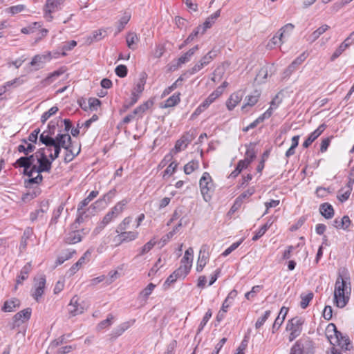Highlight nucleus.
Wrapping results in <instances>:
<instances>
[{"label": "nucleus", "mask_w": 354, "mask_h": 354, "mask_svg": "<svg viewBox=\"0 0 354 354\" xmlns=\"http://www.w3.org/2000/svg\"><path fill=\"white\" fill-rule=\"evenodd\" d=\"M13 166L15 167H23L25 169V171H27V169H29L30 168V163L28 162V158H26L25 156L21 157L19 159L16 160V162L13 164Z\"/></svg>", "instance_id": "nucleus-43"}, {"label": "nucleus", "mask_w": 354, "mask_h": 354, "mask_svg": "<svg viewBox=\"0 0 354 354\" xmlns=\"http://www.w3.org/2000/svg\"><path fill=\"white\" fill-rule=\"evenodd\" d=\"M58 111V108L55 106L51 107L48 111L44 112L41 117V122L44 124L48 118L55 115Z\"/></svg>", "instance_id": "nucleus-55"}, {"label": "nucleus", "mask_w": 354, "mask_h": 354, "mask_svg": "<svg viewBox=\"0 0 354 354\" xmlns=\"http://www.w3.org/2000/svg\"><path fill=\"white\" fill-rule=\"evenodd\" d=\"M191 270V265H181L173 273L176 276L177 279H184Z\"/></svg>", "instance_id": "nucleus-30"}, {"label": "nucleus", "mask_w": 354, "mask_h": 354, "mask_svg": "<svg viewBox=\"0 0 354 354\" xmlns=\"http://www.w3.org/2000/svg\"><path fill=\"white\" fill-rule=\"evenodd\" d=\"M126 41L128 48L134 50L137 48L139 37L136 32H130L127 35Z\"/></svg>", "instance_id": "nucleus-26"}, {"label": "nucleus", "mask_w": 354, "mask_h": 354, "mask_svg": "<svg viewBox=\"0 0 354 354\" xmlns=\"http://www.w3.org/2000/svg\"><path fill=\"white\" fill-rule=\"evenodd\" d=\"M63 2L64 0H46L44 8V15L47 21L53 20L52 13L60 10Z\"/></svg>", "instance_id": "nucleus-4"}, {"label": "nucleus", "mask_w": 354, "mask_h": 354, "mask_svg": "<svg viewBox=\"0 0 354 354\" xmlns=\"http://www.w3.org/2000/svg\"><path fill=\"white\" fill-rule=\"evenodd\" d=\"M192 138L188 133L183 135L179 140L176 142L175 146L174 149L171 150V152L174 153H177L182 150H184L187 148V145L191 142Z\"/></svg>", "instance_id": "nucleus-8"}, {"label": "nucleus", "mask_w": 354, "mask_h": 354, "mask_svg": "<svg viewBox=\"0 0 354 354\" xmlns=\"http://www.w3.org/2000/svg\"><path fill=\"white\" fill-rule=\"evenodd\" d=\"M212 315V310L210 309H209L205 315H204L201 322L199 324V326H198V333H199L203 329V328L205 327V326L207 324V323L208 322L209 319L211 318Z\"/></svg>", "instance_id": "nucleus-60"}, {"label": "nucleus", "mask_w": 354, "mask_h": 354, "mask_svg": "<svg viewBox=\"0 0 354 354\" xmlns=\"http://www.w3.org/2000/svg\"><path fill=\"white\" fill-rule=\"evenodd\" d=\"M31 270V264L30 263H27L21 269L19 275L17 279V285L21 284L22 282L26 280L28 274Z\"/></svg>", "instance_id": "nucleus-29"}, {"label": "nucleus", "mask_w": 354, "mask_h": 354, "mask_svg": "<svg viewBox=\"0 0 354 354\" xmlns=\"http://www.w3.org/2000/svg\"><path fill=\"white\" fill-rule=\"evenodd\" d=\"M156 244V241L154 240V239H151L146 244H145L143 247L140 248L139 255L141 256L149 252L154 247Z\"/></svg>", "instance_id": "nucleus-57"}, {"label": "nucleus", "mask_w": 354, "mask_h": 354, "mask_svg": "<svg viewBox=\"0 0 354 354\" xmlns=\"http://www.w3.org/2000/svg\"><path fill=\"white\" fill-rule=\"evenodd\" d=\"M52 59L51 52H48L44 55H37L33 57L30 64L31 66H39L40 64H44L47 61H50Z\"/></svg>", "instance_id": "nucleus-23"}, {"label": "nucleus", "mask_w": 354, "mask_h": 354, "mask_svg": "<svg viewBox=\"0 0 354 354\" xmlns=\"http://www.w3.org/2000/svg\"><path fill=\"white\" fill-rule=\"evenodd\" d=\"M31 313L32 309L30 308H26L16 313L13 317V321L15 323H17L19 321L24 323L30 318Z\"/></svg>", "instance_id": "nucleus-16"}, {"label": "nucleus", "mask_w": 354, "mask_h": 354, "mask_svg": "<svg viewBox=\"0 0 354 354\" xmlns=\"http://www.w3.org/2000/svg\"><path fill=\"white\" fill-rule=\"evenodd\" d=\"M326 128V125L325 124H320L304 142L303 147L308 148L323 133Z\"/></svg>", "instance_id": "nucleus-10"}, {"label": "nucleus", "mask_w": 354, "mask_h": 354, "mask_svg": "<svg viewBox=\"0 0 354 354\" xmlns=\"http://www.w3.org/2000/svg\"><path fill=\"white\" fill-rule=\"evenodd\" d=\"M283 43H284L283 37H281L280 33L277 32L269 41L267 46L270 48H274V46H276L277 44H282Z\"/></svg>", "instance_id": "nucleus-48"}, {"label": "nucleus", "mask_w": 354, "mask_h": 354, "mask_svg": "<svg viewBox=\"0 0 354 354\" xmlns=\"http://www.w3.org/2000/svg\"><path fill=\"white\" fill-rule=\"evenodd\" d=\"M290 354H304L302 341L298 340L290 348Z\"/></svg>", "instance_id": "nucleus-53"}, {"label": "nucleus", "mask_w": 354, "mask_h": 354, "mask_svg": "<svg viewBox=\"0 0 354 354\" xmlns=\"http://www.w3.org/2000/svg\"><path fill=\"white\" fill-rule=\"evenodd\" d=\"M155 287L156 285H154L153 283H149L147 286L140 292V296L143 297L144 299H147L148 297L151 294Z\"/></svg>", "instance_id": "nucleus-59"}, {"label": "nucleus", "mask_w": 354, "mask_h": 354, "mask_svg": "<svg viewBox=\"0 0 354 354\" xmlns=\"http://www.w3.org/2000/svg\"><path fill=\"white\" fill-rule=\"evenodd\" d=\"M145 84H146L145 78L144 77H140L138 82L136 84V86L133 88L131 93H135L136 94H138V98H139L140 95L144 91Z\"/></svg>", "instance_id": "nucleus-45"}, {"label": "nucleus", "mask_w": 354, "mask_h": 354, "mask_svg": "<svg viewBox=\"0 0 354 354\" xmlns=\"http://www.w3.org/2000/svg\"><path fill=\"white\" fill-rule=\"evenodd\" d=\"M208 247L206 245H203L199 251V255L197 261L196 271L200 272L205 266L208 259Z\"/></svg>", "instance_id": "nucleus-6"}, {"label": "nucleus", "mask_w": 354, "mask_h": 354, "mask_svg": "<svg viewBox=\"0 0 354 354\" xmlns=\"http://www.w3.org/2000/svg\"><path fill=\"white\" fill-rule=\"evenodd\" d=\"M153 102L147 101L142 104L138 106L137 108H136L132 113L136 116V115H139V117H142V114L149 109L151 106H152Z\"/></svg>", "instance_id": "nucleus-37"}, {"label": "nucleus", "mask_w": 354, "mask_h": 354, "mask_svg": "<svg viewBox=\"0 0 354 354\" xmlns=\"http://www.w3.org/2000/svg\"><path fill=\"white\" fill-rule=\"evenodd\" d=\"M268 68L266 66H263L262 67L258 72L257 76H256V78L255 80L259 82V83H263L265 82V80L267 79L268 77Z\"/></svg>", "instance_id": "nucleus-46"}, {"label": "nucleus", "mask_w": 354, "mask_h": 354, "mask_svg": "<svg viewBox=\"0 0 354 354\" xmlns=\"http://www.w3.org/2000/svg\"><path fill=\"white\" fill-rule=\"evenodd\" d=\"M113 319H114L113 315L111 314H109L107 316V318L106 319L102 320V322H100L98 324L97 329L102 330V329H104V328H106L110 326L112 324Z\"/></svg>", "instance_id": "nucleus-51"}, {"label": "nucleus", "mask_w": 354, "mask_h": 354, "mask_svg": "<svg viewBox=\"0 0 354 354\" xmlns=\"http://www.w3.org/2000/svg\"><path fill=\"white\" fill-rule=\"evenodd\" d=\"M295 28V25L288 23L283 26H282L278 31V33H280V37L285 38L286 37H289L292 32Z\"/></svg>", "instance_id": "nucleus-36"}, {"label": "nucleus", "mask_w": 354, "mask_h": 354, "mask_svg": "<svg viewBox=\"0 0 354 354\" xmlns=\"http://www.w3.org/2000/svg\"><path fill=\"white\" fill-rule=\"evenodd\" d=\"M304 320L301 317H295L290 319L286 326V330L290 331L289 341L292 342L300 335L302 331Z\"/></svg>", "instance_id": "nucleus-3"}, {"label": "nucleus", "mask_w": 354, "mask_h": 354, "mask_svg": "<svg viewBox=\"0 0 354 354\" xmlns=\"http://www.w3.org/2000/svg\"><path fill=\"white\" fill-rule=\"evenodd\" d=\"M302 346L304 348V354H313L314 346L312 341L306 339L302 341Z\"/></svg>", "instance_id": "nucleus-58"}, {"label": "nucleus", "mask_w": 354, "mask_h": 354, "mask_svg": "<svg viewBox=\"0 0 354 354\" xmlns=\"http://www.w3.org/2000/svg\"><path fill=\"white\" fill-rule=\"evenodd\" d=\"M119 233H120V238H122L121 241H124V242H129V241H133V240L136 239L138 236V232H133V231L127 232L124 230V231L120 232Z\"/></svg>", "instance_id": "nucleus-33"}, {"label": "nucleus", "mask_w": 354, "mask_h": 354, "mask_svg": "<svg viewBox=\"0 0 354 354\" xmlns=\"http://www.w3.org/2000/svg\"><path fill=\"white\" fill-rule=\"evenodd\" d=\"M75 252H75V250H73L71 251V250H67L62 255L58 257V258L57 259V261L55 262L56 266L61 265L64 261H66V260L70 259Z\"/></svg>", "instance_id": "nucleus-42"}, {"label": "nucleus", "mask_w": 354, "mask_h": 354, "mask_svg": "<svg viewBox=\"0 0 354 354\" xmlns=\"http://www.w3.org/2000/svg\"><path fill=\"white\" fill-rule=\"evenodd\" d=\"M79 301L80 299L77 295L71 298L68 305V311L70 317H75L84 312V306L82 304L80 303Z\"/></svg>", "instance_id": "nucleus-5"}, {"label": "nucleus", "mask_w": 354, "mask_h": 354, "mask_svg": "<svg viewBox=\"0 0 354 354\" xmlns=\"http://www.w3.org/2000/svg\"><path fill=\"white\" fill-rule=\"evenodd\" d=\"M351 221L350 220V218L348 216H344L341 218L339 223L338 225H335V227L337 228L347 230L351 224Z\"/></svg>", "instance_id": "nucleus-63"}, {"label": "nucleus", "mask_w": 354, "mask_h": 354, "mask_svg": "<svg viewBox=\"0 0 354 354\" xmlns=\"http://www.w3.org/2000/svg\"><path fill=\"white\" fill-rule=\"evenodd\" d=\"M330 28V26L327 24H324L319 27L317 30L312 32L308 37L307 41L310 43L315 42L322 34L327 31Z\"/></svg>", "instance_id": "nucleus-24"}, {"label": "nucleus", "mask_w": 354, "mask_h": 354, "mask_svg": "<svg viewBox=\"0 0 354 354\" xmlns=\"http://www.w3.org/2000/svg\"><path fill=\"white\" fill-rule=\"evenodd\" d=\"M64 206H65V204L64 203H62L58 207L57 209L54 210L53 213V216H52V218H51V223H56L61 215V214L62 213L64 209Z\"/></svg>", "instance_id": "nucleus-62"}, {"label": "nucleus", "mask_w": 354, "mask_h": 354, "mask_svg": "<svg viewBox=\"0 0 354 354\" xmlns=\"http://www.w3.org/2000/svg\"><path fill=\"white\" fill-rule=\"evenodd\" d=\"M326 337L333 346L335 345V341L338 338H342V333L338 331L336 326L333 323L329 324L326 328Z\"/></svg>", "instance_id": "nucleus-7"}, {"label": "nucleus", "mask_w": 354, "mask_h": 354, "mask_svg": "<svg viewBox=\"0 0 354 354\" xmlns=\"http://www.w3.org/2000/svg\"><path fill=\"white\" fill-rule=\"evenodd\" d=\"M194 250L189 248L185 252L184 257L180 261L181 265H192Z\"/></svg>", "instance_id": "nucleus-38"}, {"label": "nucleus", "mask_w": 354, "mask_h": 354, "mask_svg": "<svg viewBox=\"0 0 354 354\" xmlns=\"http://www.w3.org/2000/svg\"><path fill=\"white\" fill-rule=\"evenodd\" d=\"M129 202V200L124 198L118 202L110 211L113 213V215L117 218L124 209L126 205Z\"/></svg>", "instance_id": "nucleus-31"}, {"label": "nucleus", "mask_w": 354, "mask_h": 354, "mask_svg": "<svg viewBox=\"0 0 354 354\" xmlns=\"http://www.w3.org/2000/svg\"><path fill=\"white\" fill-rule=\"evenodd\" d=\"M263 288L262 286H254L252 288V290L245 294V297L248 300L252 299L256 297L257 293H259L261 290Z\"/></svg>", "instance_id": "nucleus-56"}, {"label": "nucleus", "mask_w": 354, "mask_h": 354, "mask_svg": "<svg viewBox=\"0 0 354 354\" xmlns=\"http://www.w3.org/2000/svg\"><path fill=\"white\" fill-rule=\"evenodd\" d=\"M64 71L62 69L57 70L50 74L48 75V76L44 80V82L46 83L47 84H51L56 77L60 76L64 73Z\"/></svg>", "instance_id": "nucleus-54"}, {"label": "nucleus", "mask_w": 354, "mask_h": 354, "mask_svg": "<svg viewBox=\"0 0 354 354\" xmlns=\"http://www.w3.org/2000/svg\"><path fill=\"white\" fill-rule=\"evenodd\" d=\"M313 293L309 292L307 295H301V301L300 302V306L302 309H305L307 308V306L309 304V302L313 299Z\"/></svg>", "instance_id": "nucleus-50"}, {"label": "nucleus", "mask_w": 354, "mask_h": 354, "mask_svg": "<svg viewBox=\"0 0 354 354\" xmlns=\"http://www.w3.org/2000/svg\"><path fill=\"white\" fill-rule=\"evenodd\" d=\"M320 214L326 219H330L334 216V209L328 203L321 204L319 207Z\"/></svg>", "instance_id": "nucleus-22"}, {"label": "nucleus", "mask_w": 354, "mask_h": 354, "mask_svg": "<svg viewBox=\"0 0 354 354\" xmlns=\"http://www.w3.org/2000/svg\"><path fill=\"white\" fill-rule=\"evenodd\" d=\"M106 35V30L104 29H99L93 32L92 35L88 37L89 43L97 41L104 38Z\"/></svg>", "instance_id": "nucleus-35"}, {"label": "nucleus", "mask_w": 354, "mask_h": 354, "mask_svg": "<svg viewBox=\"0 0 354 354\" xmlns=\"http://www.w3.org/2000/svg\"><path fill=\"white\" fill-rule=\"evenodd\" d=\"M131 221L132 218L130 216L124 218L123 221L117 226L115 232L119 233L120 232L126 230Z\"/></svg>", "instance_id": "nucleus-52"}, {"label": "nucleus", "mask_w": 354, "mask_h": 354, "mask_svg": "<svg viewBox=\"0 0 354 354\" xmlns=\"http://www.w3.org/2000/svg\"><path fill=\"white\" fill-rule=\"evenodd\" d=\"M260 97V93L258 91H254L250 95L246 97L245 100L247 101L245 104L243 105L242 109H244L247 106H252L257 104Z\"/></svg>", "instance_id": "nucleus-32"}, {"label": "nucleus", "mask_w": 354, "mask_h": 354, "mask_svg": "<svg viewBox=\"0 0 354 354\" xmlns=\"http://www.w3.org/2000/svg\"><path fill=\"white\" fill-rule=\"evenodd\" d=\"M270 314H271V311L270 310H266L265 312L264 315L257 319V322L255 324V328L257 329L260 328L264 324L266 321L268 319V317H270Z\"/></svg>", "instance_id": "nucleus-61"}, {"label": "nucleus", "mask_w": 354, "mask_h": 354, "mask_svg": "<svg viewBox=\"0 0 354 354\" xmlns=\"http://www.w3.org/2000/svg\"><path fill=\"white\" fill-rule=\"evenodd\" d=\"M334 343L339 346L344 351H351L353 348V345L348 335H343L342 333V338H338Z\"/></svg>", "instance_id": "nucleus-19"}, {"label": "nucleus", "mask_w": 354, "mask_h": 354, "mask_svg": "<svg viewBox=\"0 0 354 354\" xmlns=\"http://www.w3.org/2000/svg\"><path fill=\"white\" fill-rule=\"evenodd\" d=\"M138 100V94H136L135 93H131V100L130 101H126L122 106V111H127L130 107L133 106Z\"/></svg>", "instance_id": "nucleus-49"}, {"label": "nucleus", "mask_w": 354, "mask_h": 354, "mask_svg": "<svg viewBox=\"0 0 354 354\" xmlns=\"http://www.w3.org/2000/svg\"><path fill=\"white\" fill-rule=\"evenodd\" d=\"M205 66V65L199 60L198 63H196L192 68L189 69L187 72L185 73L189 74V75H194L198 71H200L202 68H203Z\"/></svg>", "instance_id": "nucleus-64"}, {"label": "nucleus", "mask_w": 354, "mask_h": 354, "mask_svg": "<svg viewBox=\"0 0 354 354\" xmlns=\"http://www.w3.org/2000/svg\"><path fill=\"white\" fill-rule=\"evenodd\" d=\"M306 59V55L305 53L301 54L299 57H297L287 68L285 71L287 75H290L292 72H294L298 66L301 64L304 60Z\"/></svg>", "instance_id": "nucleus-17"}, {"label": "nucleus", "mask_w": 354, "mask_h": 354, "mask_svg": "<svg viewBox=\"0 0 354 354\" xmlns=\"http://www.w3.org/2000/svg\"><path fill=\"white\" fill-rule=\"evenodd\" d=\"M180 102V93L174 94L170 96L165 103V107H172Z\"/></svg>", "instance_id": "nucleus-47"}, {"label": "nucleus", "mask_w": 354, "mask_h": 354, "mask_svg": "<svg viewBox=\"0 0 354 354\" xmlns=\"http://www.w3.org/2000/svg\"><path fill=\"white\" fill-rule=\"evenodd\" d=\"M199 49L198 45L194 46L188 51L182 55L178 59L177 66H180L182 64H185L190 61L192 57Z\"/></svg>", "instance_id": "nucleus-14"}, {"label": "nucleus", "mask_w": 354, "mask_h": 354, "mask_svg": "<svg viewBox=\"0 0 354 354\" xmlns=\"http://www.w3.org/2000/svg\"><path fill=\"white\" fill-rule=\"evenodd\" d=\"M77 46V41L75 40H71L70 41L66 42L62 47H61V56H66V51H69L73 50L75 46Z\"/></svg>", "instance_id": "nucleus-44"}, {"label": "nucleus", "mask_w": 354, "mask_h": 354, "mask_svg": "<svg viewBox=\"0 0 354 354\" xmlns=\"http://www.w3.org/2000/svg\"><path fill=\"white\" fill-rule=\"evenodd\" d=\"M53 135V131H44L39 136V141L45 145L46 147H51L52 145H54L55 140L52 138Z\"/></svg>", "instance_id": "nucleus-25"}, {"label": "nucleus", "mask_w": 354, "mask_h": 354, "mask_svg": "<svg viewBox=\"0 0 354 354\" xmlns=\"http://www.w3.org/2000/svg\"><path fill=\"white\" fill-rule=\"evenodd\" d=\"M245 147H246L245 158L252 162L257 156V151L255 149L256 144L254 142H250L249 144L245 145Z\"/></svg>", "instance_id": "nucleus-28"}, {"label": "nucleus", "mask_w": 354, "mask_h": 354, "mask_svg": "<svg viewBox=\"0 0 354 354\" xmlns=\"http://www.w3.org/2000/svg\"><path fill=\"white\" fill-rule=\"evenodd\" d=\"M65 149L66 152L64 157V162H69L72 161L74 159V158L80 153V146H79L78 147H75L71 140V142H68L67 147H65Z\"/></svg>", "instance_id": "nucleus-9"}, {"label": "nucleus", "mask_w": 354, "mask_h": 354, "mask_svg": "<svg viewBox=\"0 0 354 354\" xmlns=\"http://www.w3.org/2000/svg\"><path fill=\"white\" fill-rule=\"evenodd\" d=\"M92 252V250L88 249L84 252L83 256H82L79 259V260L75 264H73L70 268V274H74L83 264H84L86 261H89V258L91 255Z\"/></svg>", "instance_id": "nucleus-11"}, {"label": "nucleus", "mask_w": 354, "mask_h": 354, "mask_svg": "<svg viewBox=\"0 0 354 354\" xmlns=\"http://www.w3.org/2000/svg\"><path fill=\"white\" fill-rule=\"evenodd\" d=\"M20 306V301L17 298H12L9 300H6L3 306L1 308V310L3 312H13L15 308H19Z\"/></svg>", "instance_id": "nucleus-20"}, {"label": "nucleus", "mask_w": 354, "mask_h": 354, "mask_svg": "<svg viewBox=\"0 0 354 354\" xmlns=\"http://www.w3.org/2000/svg\"><path fill=\"white\" fill-rule=\"evenodd\" d=\"M288 311V308H287L284 306L281 308L279 315L276 318V319L272 325V333H274L281 326V324H283V322L286 318Z\"/></svg>", "instance_id": "nucleus-15"}, {"label": "nucleus", "mask_w": 354, "mask_h": 354, "mask_svg": "<svg viewBox=\"0 0 354 354\" xmlns=\"http://www.w3.org/2000/svg\"><path fill=\"white\" fill-rule=\"evenodd\" d=\"M38 173L49 172L51 169V161L48 158L47 156H42L41 158H37Z\"/></svg>", "instance_id": "nucleus-18"}, {"label": "nucleus", "mask_w": 354, "mask_h": 354, "mask_svg": "<svg viewBox=\"0 0 354 354\" xmlns=\"http://www.w3.org/2000/svg\"><path fill=\"white\" fill-rule=\"evenodd\" d=\"M33 235V230L30 227H27L23 233V235L21 238V241L19 244V250L20 252H24L26 250L27 245H28V240L30 239Z\"/></svg>", "instance_id": "nucleus-13"}, {"label": "nucleus", "mask_w": 354, "mask_h": 354, "mask_svg": "<svg viewBox=\"0 0 354 354\" xmlns=\"http://www.w3.org/2000/svg\"><path fill=\"white\" fill-rule=\"evenodd\" d=\"M199 187L205 201L211 200L214 192V185L212 176L208 172H204L199 180Z\"/></svg>", "instance_id": "nucleus-2"}, {"label": "nucleus", "mask_w": 354, "mask_h": 354, "mask_svg": "<svg viewBox=\"0 0 354 354\" xmlns=\"http://www.w3.org/2000/svg\"><path fill=\"white\" fill-rule=\"evenodd\" d=\"M198 167L199 162L198 160H192L184 166V172L185 174L189 175L198 169Z\"/></svg>", "instance_id": "nucleus-40"}, {"label": "nucleus", "mask_w": 354, "mask_h": 354, "mask_svg": "<svg viewBox=\"0 0 354 354\" xmlns=\"http://www.w3.org/2000/svg\"><path fill=\"white\" fill-rule=\"evenodd\" d=\"M351 288L350 283H348L342 276L337 278L335 284L334 302L337 307L344 308L348 302Z\"/></svg>", "instance_id": "nucleus-1"}, {"label": "nucleus", "mask_w": 354, "mask_h": 354, "mask_svg": "<svg viewBox=\"0 0 354 354\" xmlns=\"http://www.w3.org/2000/svg\"><path fill=\"white\" fill-rule=\"evenodd\" d=\"M48 210V202H43L41 205V207L39 209L35 210L30 214V220L32 222L35 221L39 217H42L44 214L47 212Z\"/></svg>", "instance_id": "nucleus-21"}, {"label": "nucleus", "mask_w": 354, "mask_h": 354, "mask_svg": "<svg viewBox=\"0 0 354 354\" xmlns=\"http://www.w3.org/2000/svg\"><path fill=\"white\" fill-rule=\"evenodd\" d=\"M186 75V73L180 75L174 83H173L170 86L165 88L163 91L162 95H169L171 91H173L174 89H176L178 86H180L182 83V82L185 80L184 76Z\"/></svg>", "instance_id": "nucleus-39"}, {"label": "nucleus", "mask_w": 354, "mask_h": 354, "mask_svg": "<svg viewBox=\"0 0 354 354\" xmlns=\"http://www.w3.org/2000/svg\"><path fill=\"white\" fill-rule=\"evenodd\" d=\"M243 93L241 91L233 93L226 102V106L229 111L233 110L241 101Z\"/></svg>", "instance_id": "nucleus-12"}, {"label": "nucleus", "mask_w": 354, "mask_h": 354, "mask_svg": "<svg viewBox=\"0 0 354 354\" xmlns=\"http://www.w3.org/2000/svg\"><path fill=\"white\" fill-rule=\"evenodd\" d=\"M81 241L82 236L80 234V230H77L68 233L65 238V242L67 244H75L80 242Z\"/></svg>", "instance_id": "nucleus-27"}, {"label": "nucleus", "mask_w": 354, "mask_h": 354, "mask_svg": "<svg viewBox=\"0 0 354 354\" xmlns=\"http://www.w3.org/2000/svg\"><path fill=\"white\" fill-rule=\"evenodd\" d=\"M130 19L131 13L125 12L118 23L116 34L120 32L124 28L125 26L128 24Z\"/></svg>", "instance_id": "nucleus-34"}, {"label": "nucleus", "mask_w": 354, "mask_h": 354, "mask_svg": "<svg viewBox=\"0 0 354 354\" xmlns=\"http://www.w3.org/2000/svg\"><path fill=\"white\" fill-rule=\"evenodd\" d=\"M254 193V188L251 187L243 192L235 200V205L241 206L243 199L250 197Z\"/></svg>", "instance_id": "nucleus-41"}]
</instances>
